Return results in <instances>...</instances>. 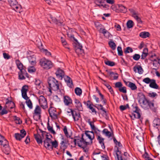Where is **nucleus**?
I'll list each match as a JSON object with an SVG mask.
<instances>
[{"label": "nucleus", "instance_id": "f257e3e1", "mask_svg": "<svg viewBox=\"0 0 160 160\" xmlns=\"http://www.w3.org/2000/svg\"><path fill=\"white\" fill-rule=\"evenodd\" d=\"M138 102L141 104V106L145 110L150 109L152 111L155 112L157 108L154 106V104L146 98L145 96L141 92L138 94Z\"/></svg>", "mask_w": 160, "mask_h": 160}, {"label": "nucleus", "instance_id": "f03ea898", "mask_svg": "<svg viewBox=\"0 0 160 160\" xmlns=\"http://www.w3.org/2000/svg\"><path fill=\"white\" fill-rule=\"evenodd\" d=\"M0 145L3 148V152L7 155H9L11 152L10 148L8 142L5 138L4 136L0 134Z\"/></svg>", "mask_w": 160, "mask_h": 160}, {"label": "nucleus", "instance_id": "7ed1b4c3", "mask_svg": "<svg viewBox=\"0 0 160 160\" xmlns=\"http://www.w3.org/2000/svg\"><path fill=\"white\" fill-rule=\"evenodd\" d=\"M49 87L52 88V90L57 91L59 90L58 81L52 77H50L48 79Z\"/></svg>", "mask_w": 160, "mask_h": 160}, {"label": "nucleus", "instance_id": "20e7f679", "mask_svg": "<svg viewBox=\"0 0 160 160\" xmlns=\"http://www.w3.org/2000/svg\"><path fill=\"white\" fill-rule=\"evenodd\" d=\"M39 63L42 67L46 69H49L53 67V63L52 62L46 59L45 58L41 59Z\"/></svg>", "mask_w": 160, "mask_h": 160}, {"label": "nucleus", "instance_id": "39448f33", "mask_svg": "<svg viewBox=\"0 0 160 160\" xmlns=\"http://www.w3.org/2000/svg\"><path fill=\"white\" fill-rule=\"evenodd\" d=\"M75 52L79 56L84 53V50L82 49V46L79 42L73 45Z\"/></svg>", "mask_w": 160, "mask_h": 160}, {"label": "nucleus", "instance_id": "423d86ee", "mask_svg": "<svg viewBox=\"0 0 160 160\" xmlns=\"http://www.w3.org/2000/svg\"><path fill=\"white\" fill-rule=\"evenodd\" d=\"M38 101L41 107L43 109H45L48 108L47 100L43 96L41 95Z\"/></svg>", "mask_w": 160, "mask_h": 160}, {"label": "nucleus", "instance_id": "0eeeda50", "mask_svg": "<svg viewBox=\"0 0 160 160\" xmlns=\"http://www.w3.org/2000/svg\"><path fill=\"white\" fill-rule=\"evenodd\" d=\"M42 136L38 133V132L36 134H34V138L36 140L37 143L39 145H42V139L44 138V133H42L41 134Z\"/></svg>", "mask_w": 160, "mask_h": 160}, {"label": "nucleus", "instance_id": "6e6552de", "mask_svg": "<svg viewBox=\"0 0 160 160\" xmlns=\"http://www.w3.org/2000/svg\"><path fill=\"white\" fill-rule=\"evenodd\" d=\"M129 11L132 14V16L136 19L137 22L139 23H142V21L141 20L140 18L138 16V13L135 12V10L132 9H129Z\"/></svg>", "mask_w": 160, "mask_h": 160}, {"label": "nucleus", "instance_id": "1a4fd4ad", "mask_svg": "<svg viewBox=\"0 0 160 160\" xmlns=\"http://www.w3.org/2000/svg\"><path fill=\"white\" fill-rule=\"evenodd\" d=\"M16 63L18 68L20 70V71L18 73V75L20 73H21L25 69L24 68V66L23 64L19 60H17L16 61Z\"/></svg>", "mask_w": 160, "mask_h": 160}, {"label": "nucleus", "instance_id": "9d476101", "mask_svg": "<svg viewBox=\"0 0 160 160\" xmlns=\"http://www.w3.org/2000/svg\"><path fill=\"white\" fill-rule=\"evenodd\" d=\"M55 74L57 78H60L61 80L62 79V78L64 75V71L60 69V68H58V69Z\"/></svg>", "mask_w": 160, "mask_h": 160}, {"label": "nucleus", "instance_id": "9b49d317", "mask_svg": "<svg viewBox=\"0 0 160 160\" xmlns=\"http://www.w3.org/2000/svg\"><path fill=\"white\" fill-rule=\"evenodd\" d=\"M74 102L75 104V107L79 111H83V108L82 105L80 101L78 99L75 98Z\"/></svg>", "mask_w": 160, "mask_h": 160}, {"label": "nucleus", "instance_id": "f8f14e48", "mask_svg": "<svg viewBox=\"0 0 160 160\" xmlns=\"http://www.w3.org/2000/svg\"><path fill=\"white\" fill-rule=\"evenodd\" d=\"M24 75H25V76L27 78H29V75L27 72L26 69H25L21 73H20L18 74V79L21 80L25 79V78L24 76Z\"/></svg>", "mask_w": 160, "mask_h": 160}, {"label": "nucleus", "instance_id": "ddd939ff", "mask_svg": "<svg viewBox=\"0 0 160 160\" xmlns=\"http://www.w3.org/2000/svg\"><path fill=\"white\" fill-rule=\"evenodd\" d=\"M41 109L40 107L37 105L36 106V108L34 110V113H33V117L34 120L38 121L37 119L35 118V115H38V114H41Z\"/></svg>", "mask_w": 160, "mask_h": 160}, {"label": "nucleus", "instance_id": "4468645a", "mask_svg": "<svg viewBox=\"0 0 160 160\" xmlns=\"http://www.w3.org/2000/svg\"><path fill=\"white\" fill-rule=\"evenodd\" d=\"M63 102L66 105L68 106L72 103V100L70 97L68 96H64L63 98Z\"/></svg>", "mask_w": 160, "mask_h": 160}, {"label": "nucleus", "instance_id": "2eb2a0df", "mask_svg": "<svg viewBox=\"0 0 160 160\" xmlns=\"http://www.w3.org/2000/svg\"><path fill=\"white\" fill-rule=\"evenodd\" d=\"M51 18L52 22L57 25H63V21L62 20L58 19L55 17H51Z\"/></svg>", "mask_w": 160, "mask_h": 160}, {"label": "nucleus", "instance_id": "dca6fc26", "mask_svg": "<svg viewBox=\"0 0 160 160\" xmlns=\"http://www.w3.org/2000/svg\"><path fill=\"white\" fill-rule=\"evenodd\" d=\"M133 71L135 72H136L137 69L138 70V72L139 74H142L143 73V70L142 68V67L139 65H137V66H136L134 67L133 68Z\"/></svg>", "mask_w": 160, "mask_h": 160}, {"label": "nucleus", "instance_id": "f3484780", "mask_svg": "<svg viewBox=\"0 0 160 160\" xmlns=\"http://www.w3.org/2000/svg\"><path fill=\"white\" fill-rule=\"evenodd\" d=\"M152 125L153 127L158 128L160 126V119L158 118H155L153 121Z\"/></svg>", "mask_w": 160, "mask_h": 160}, {"label": "nucleus", "instance_id": "a211bd4d", "mask_svg": "<svg viewBox=\"0 0 160 160\" xmlns=\"http://www.w3.org/2000/svg\"><path fill=\"white\" fill-rule=\"evenodd\" d=\"M149 86L151 88L156 89H159V86L156 83V80L155 79H152L151 82L149 84Z\"/></svg>", "mask_w": 160, "mask_h": 160}, {"label": "nucleus", "instance_id": "6ab92c4d", "mask_svg": "<svg viewBox=\"0 0 160 160\" xmlns=\"http://www.w3.org/2000/svg\"><path fill=\"white\" fill-rule=\"evenodd\" d=\"M6 102L5 103L6 104H12V106L10 107V108L12 109L15 107V105L14 102L12 101V98L10 97L6 99Z\"/></svg>", "mask_w": 160, "mask_h": 160}, {"label": "nucleus", "instance_id": "aec40b11", "mask_svg": "<svg viewBox=\"0 0 160 160\" xmlns=\"http://www.w3.org/2000/svg\"><path fill=\"white\" fill-rule=\"evenodd\" d=\"M65 82H67V85L70 88H72L73 86V84L71 78L69 76H67V78L65 79Z\"/></svg>", "mask_w": 160, "mask_h": 160}, {"label": "nucleus", "instance_id": "412c9836", "mask_svg": "<svg viewBox=\"0 0 160 160\" xmlns=\"http://www.w3.org/2000/svg\"><path fill=\"white\" fill-rule=\"evenodd\" d=\"M150 35V34L149 32L145 31L141 32L139 35V37L143 38L149 37Z\"/></svg>", "mask_w": 160, "mask_h": 160}, {"label": "nucleus", "instance_id": "4be33fe9", "mask_svg": "<svg viewBox=\"0 0 160 160\" xmlns=\"http://www.w3.org/2000/svg\"><path fill=\"white\" fill-rule=\"evenodd\" d=\"M14 10L20 13L22 12V7L18 3L12 7Z\"/></svg>", "mask_w": 160, "mask_h": 160}, {"label": "nucleus", "instance_id": "5701e85b", "mask_svg": "<svg viewBox=\"0 0 160 160\" xmlns=\"http://www.w3.org/2000/svg\"><path fill=\"white\" fill-rule=\"evenodd\" d=\"M108 44L109 47L112 50H114L116 49V45L112 39H111V40L108 42Z\"/></svg>", "mask_w": 160, "mask_h": 160}, {"label": "nucleus", "instance_id": "b1692460", "mask_svg": "<svg viewBox=\"0 0 160 160\" xmlns=\"http://www.w3.org/2000/svg\"><path fill=\"white\" fill-rule=\"evenodd\" d=\"M134 25V23L132 20H128L126 23L127 28L128 29H130L132 28Z\"/></svg>", "mask_w": 160, "mask_h": 160}, {"label": "nucleus", "instance_id": "393cba45", "mask_svg": "<svg viewBox=\"0 0 160 160\" xmlns=\"http://www.w3.org/2000/svg\"><path fill=\"white\" fill-rule=\"evenodd\" d=\"M29 62L32 66H34L36 64V59L33 56H31L28 58Z\"/></svg>", "mask_w": 160, "mask_h": 160}, {"label": "nucleus", "instance_id": "a878e982", "mask_svg": "<svg viewBox=\"0 0 160 160\" xmlns=\"http://www.w3.org/2000/svg\"><path fill=\"white\" fill-rule=\"evenodd\" d=\"M118 6L121 12L126 13L127 12V9L126 7L122 4H118Z\"/></svg>", "mask_w": 160, "mask_h": 160}, {"label": "nucleus", "instance_id": "bb28decb", "mask_svg": "<svg viewBox=\"0 0 160 160\" xmlns=\"http://www.w3.org/2000/svg\"><path fill=\"white\" fill-rule=\"evenodd\" d=\"M128 82V87L130 88L132 90H134L137 89V87L135 83L130 82Z\"/></svg>", "mask_w": 160, "mask_h": 160}, {"label": "nucleus", "instance_id": "cd10ccee", "mask_svg": "<svg viewBox=\"0 0 160 160\" xmlns=\"http://www.w3.org/2000/svg\"><path fill=\"white\" fill-rule=\"evenodd\" d=\"M47 129L49 131L52 133L55 134H56V132L53 129L52 127H51L50 126L49 120H48V122L47 123Z\"/></svg>", "mask_w": 160, "mask_h": 160}, {"label": "nucleus", "instance_id": "c85d7f7f", "mask_svg": "<svg viewBox=\"0 0 160 160\" xmlns=\"http://www.w3.org/2000/svg\"><path fill=\"white\" fill-rule=\"evenodd\" d=\"M103 134L105 135L106 136L110 138L111 136V132L108 131L107 129L105 128L102 131Z\"/></svg>", "mask_w": 160, "mask_h": 160}, {"label": "nucleus", "instance_id": "c756f323", "mask_svg": "<svg viewBox=\"0 0 160 160\" xmlns=\"http://www.w3.org/2000/svg\"><path fill=\"white\" fill-rule=\"evenodd\" d=\"M104 62L105 64L109 66L112 67L115 65V63L114 62L108 60H104Z\"/></svg>", "mask_w": 160, "mask_h": 160}, {"label": "nucleus", "instance_id": "7c9ffc66", "mask_svg": "<svg viewBox=\"0 0 160 160\" xmlns=\"http://www.w3.org/2000/svg\"><path fill=\"white\" fill-rule=\"evenodd\" d=\"M74 92L76 95L79 96H80L82 94V89L79 87H76L75 88Z\"/></svg>", "mask_w": 160, "mask_h": 160}, {"label": "nucleus", "instance_id": "2f4dec72", "mask_svg": "<svg viewBox=\"0 0 160 160\" xmlns=\"http://www.w3.org/2000/svg\"><path fill=\"white\" fill-rule=\"evenodd\" d=\"M13 117L14 121L16 124H21L22 123V121L21 120H20L19 117H17L16 116H14Z\"/></svg>", "mask_w": 160, "mask_h": 160}, {"label": "nucleus", "instance_id": "473e14b6", "mask_svg": "<svg viewBox=\"0 0 160 160\" xmlns=\"http://www.w3.org/2000/svg\"><path fill=\"white\" fill-rule=\"evenodd\" d=\"M63 131L65 134V136L67 138H70L72 139H73V138L71 137V136L68 135V132L67 130V128L66 126H65L63 129Z\"/></svg>", "mask_w": 160, "mask_h": 160}, {"label": "nucleus", "instance_id": "72a5a7b5", "mask_svg": "<svg viewBox=\"0 0 160 160\" xmlns=\"http://www.w3.org/2000/svg\"><path fill=\"white\" fill-rule=\"evenodd\" d=\"M14 137L15 139L17 140L20 141L23 138L21 135V134L18 133H15L14 134Z\"/></svg>", "mask_w": 160, "mask_h": 160}, {"label": "nucleus", "instance_id": "f704fd0d", "mask_svg": "<svg viewBox=\"0 0 160 160\" xmlns=\"http://www.w3.org/2000/svg\"><path fill=\"white\" fill-rule=\"evenodd\" d=\"M51 143L52 144V146L51 147V150H53V148H56L58 146V142L56 140H55L54 141H52V142H51Z\"/></svg>", "mask_w": 160, "mask_h": 160}, {"label": "nucleus", "instance_id": "c9c22d12", "mask_svg": "<svg viewBox=\"0 0 160 160\" xmlns=\"http://www.w3.org/2000/svg\"><path fill=\"white\" fill-rule=\"evenodd\" d=\"M26 103L28 106V107L30 109H32V103L31 100L29 99L26 101Z\"/></svg>", "mask_w": 160, "mask_h": 160}, {"label": "nucleus", "instance_id": "e433bc0d", "mask_svg": "<svg viewBox=\"0 0 160 160\" xmlns=\"http://www.w3.org/2000/svg\"><path fill=\"white\" fill-rule=\"evenodd\" d=\"M50 112L52 113V115L55 117V118H58V116L57 114L55 113V112H56V108L54 107H52L50 110Z\"/></svg>", "mask_w": 160, "mask_h": 160}, {"label": "nucleus", "instance_id": "4c0bfd02", "mask_svg": "<svg viewBox=\"0 0 160 160\" xmlns=\"http://www.w3.org/2000/svg\"><path fill=\"white\" fill-rule=\"evenodd\" d=\"M118 53V56H122L123 55V52L122 50V47L118 46L117 47Z\"/></svg>", "mask_w": 160, "mask_h": 160}, {"label": "nucleus", "instance_id": "58836bf2", "mask_svg": "<svg viewBox=\"0 0 160 160\" xmlns=\"http://www.w3.org/2000/svg\"><path fill=\"white\" fill-rule=\"evenodd\" d=\"M133 51V50L132 48L129 47H127L126 49L124 50V52L125 53L127 54L129 53L130 52H132Z\"/></svg>", "mask_w": 160, "mask_h": 160}, {"label": "nucleus", "instance_id": "ea45409f", "mask_svg": "<svg viewBox=\"0 0 160 160\" xmlns=\"http://www.w3.org/2000/svg\"><path fill=\"white\" fill-rule=\"evenodd\" d=\"M36 71V69L34 66H30L28 68V71L29 73H32L35 72Z\"/></svg>", "mask_w": 160, "mask_h": 160}, {"label": "nucleus", "instance_id": "a19ab883", "mask_svg": "<svg viewBox=\"0 0 160 160\" xmlns=\"http://www.w3.org/2000/svg\"><path fill=\"white\" fill-rule=\"evenodd\" d=\"M68 37H69L70 38H71V39H72V38H73L74 41H75V42L73 43V45L76 44L77 43H78L79 42H78V40L75 38V37H74V35L73 34H71L70 36H69V34H68Z\"/></svg>", "mask_w": 160, "mask_h": 160}, {"label": "nucleus", "instance_id": "79ce46f5", "mask_svg": "<svg viewBox=\"0 0 160 160\" xmlns=\"http://www.w3.org/2000/svg\"><path fill=\"white\" fill-rule=\"evenodd\" d=\"M8 2L12 7L18 3L16 0H11Z\"/></svg>", "mask_w": 160, "mask_h": 160}, {"label": "nucleus", "instance_id": "37998d69", "mask_svg": "<svg viewBox=\"0 0 160 160\" xmlns=\"http://www.w3.org/2000/svg\"><path fill=\"white\" fill-rule=\"evenodd\" d=\"M74 114L75 115V117L76 120L74 121H78V120L79 118L81 117L80 113L79 112L77 113L75 111H74Z\"/></svg>", "mask_w": 160, "mask_h": 160}, {"label": "nucleus", "instance_id": "c03bdc74", "mask_svg": "<svg viewBox=\"0 0 160 160\" xmlns=\"http://www.w3.org/2000/svg\"><path fill=\"white\" fill-rule=\"evenodd\" d=\"M28 86L26 85H24L22 88L21 90L22 93L27 92L28 91Z\"/></svg>", "mask_w": 160, "mask_h": 160}, {"label": "nucleus", "instance_id": "a18cd8bd", "mask_svg": "<svg viewBox=\"0 0 160 160\" xmlns=\"http://www.w3.org/2000/svg\"><path fill=\"white\" fill-rule=\"evenodd\" d=\"M113 140L114 143L116 145H118L119 147H122V145L120 142H118L115 137L113 138Z\"/></svg>", "mask_w": 160, "mask_h": 160}, {"label": "nucleus", "instance_id": "49530a36", "mask_svg": "<svg viewBox=\"0 0 160 160\" xmlns=\"http://www.w3.org/2000/svg\"><path fill=\"white\" fill-rule=\"evenodd\" d=\"M60 144L61 145L60 146L61 149H62V150L64 151L65 149L67 148V147L65 145L64 141H62L61 142Z\"/></svg>", "mask_w": 160, "mask_h": 160}, {"label": "nucleus", "instance_id": "de8ad7c7", "mask_svg": "<svg viewBox=\"0 0 160 160\" xmlns=\"http://www.w3.org/2000/svg\"><path fill=\"white\" fill-rule=\"evenodd\" d=\"M41 82L39 79H35V85L37 86L38 88H41Z\"/></svg>", "mask_w": 160, "mask_h": 160}, {"label": "nucleus", "instance_id": "09e8293b", "mask_svg": "<svg viewBox=\"0 0 160 160\" xmlns=\"http://www.w3.org/2000/svg\"><path fill=\"white\" fill-rule=\"evenodd\" d=\"M115 147L117 149L116 152V155L117 159H118V160H119V159H120L119 158H120V157L119 156V154L118 153L119 152V154H121V151H119V149L118 147L117 146H115Z\"/></svg>", "mask_w": 160, "mask_h": 160}, {"label": "nucleus", "instance_id": "8fccbe9b", "mask_svg": "<svg viewBox=\"0 0 160 160\" xmlns=\"http://www.w3.org/2000/svg\"><path fill=\"white\" fill-rule=\"evenodd\" d=\"M140 55L139 54H135L133 56L132 58L135 60L138 61L140 58Z\"/></svg>", "mask_w": 160, "mask_h": 160}, {"label": "nucleus", "instance_id": "3c124183", "mask_svg": "<svg viewBox=\"0 0 160 160\" xmlns=\"http://www.w3.org/2000/svg\"><path fill=\"white\" fill-rule=\"evenodd\" d=\"M152 80V79H150L149 78L147 77L143 79L142 81L147 84H150Z\"/></svg>", "mask_w": 160, "mask_h": 160}, {"label": "nucleus", "instance_id": "603ef678", "mask_svg": "<svg viewBox=\"0 0 160 160\" xmlns=\"http://www.w3.org/2000/svg\"><path fill=\"white\" fill-rule=\"evenodd\" d=\"M119 91L122 92L124 93H127V89L125 87H123L122 86L118 89Z\"/></svg>", "mask_w": 160, "mask_h": 160}, {"label": "nucleus", "instance_id": "864d4df0", "mask_svg": "<svg viewBox=\"0 0 160 160\" xmlns=\"http://www.w3.org/2000/svg\"><path fill=\"white\" fill-rule=\"evenodd\" d=\"M77 144L78 145V146L80 148H82L83 150V152H88V149H85V148L86 147H84V146H82V145H81L79 142H78H78H77Z\"/></svg>", "mask_w": 160, "mask_h": 160}, {"label": "nucleus", "instance_id": "5fc2aeb1", "mask_svg": "<svg viewBox=\"0 0 160 160\" xmlns=\"http://www.w3.org/2000/svg\"><path fill=\"white\" fill-rule=\"evenodd\" d=\"M97 139L98 140L99 143L100 144H101V143L104 142V138H102L100 136L98 135L97 137Z\"/></svg>", "mask_w": 160, "mask_h": 160}, {"label": "nucleus", "instance_id": "6e6d98bb", "mask_svg": "<svg viewBox=\"0 0 160 160\" xmlns=\"http://www.w3.org/2000/svg\"><path fill=\"white\" fill-rule=\"evenodd\" d=\"M122 86V84L121 82H117L115 83V87L118 88V89L121 88Z\"/></svg>", "mask_w": 160, "mask_h": 160}, {"label": "nucleus", "instance_id": "4d7b16f0", "mask_svg": "<svg viewBox=\"0 0 160 160\" xmlns=\"http://www.w3.org/2000/svg\"><path fill=\"white\" fill-rule=\"evenodd\" d=\"M69 111H68L67 112V113H70L71 112L74 121H75V115L74 114V112H75L74 110H73L72 109H69Z\"/></svg>", "mask_w": 160, "mask_h": 160}, {"label": "nucleus", "instance_id": "13d9d810", "mask_svg": "<svg viewBox=\"0 0 160 160\" xmlns=\"http://www.w3.org/2000/svg\"><path fill=\"white\" fill-rule=\"evenodd\" d=\"M132 106L133 107V108H135V109L134 110H133V112L138 113V112H139V111H140V109L138 108L137 105H136V106H134V105L133 104L132 105Z\"/></svg>", "mask_w": 160, "mask_h": 160}, {"label": "nucleus", "instance_id": "bf43d9fd", "mask_svg": "<svg viewBox=\"0 0 160 160\" xmlns=\"http://www.w3.org/2000/svg\"><path fill=\"white\" fill-rule=\"evenodd\" d=\"M21 135L23 138L26 136L27 134L26 131L24 129H22L20 131V133Z\"/></svg>", "mask_w": 160, "mask_h": 160}, {"label": "nucleus", "instance_id": "052dcab7", "mask_svg": "<svg viewBox=\"0 0 160 160\" xmlns=\"http://www.w3.org/2000/svg\"><path fill=\"white\" fill-rule=\"evenodd\" d=\"M8 112L7 110L3 109L0 111V115L1 116H3L4 114H6L8 113Z\"/></svg>", "mask_w": 160, "mask_h": 160}, {"label": "nucleus", "instance_id": "680f3d73", "mask_svg": "<svg viewBox=\"0 0 160 160\" xmlns=\"http://www.w3.org/2000/svg\"><path fill=\"white\" fill-rule=\"evenodd\" d=\"M52 105H53V103L51 102L50 104V108H49L48 110V113H49V116L52 118H53V116H52V113L51 112L50 110L53 107H52Z\"/></svg>", "mask_w": 160, "mask_h": 160}, {"label": "nucleus", "instance_id": "e2e57ef3", "mask_svg": "<svg viewBox=\"0 0 160 160\" xmlns=\"http://www.w3.org/2000/svg\"><path fill=\"white\" fill-rule=\"evenodd\" d=\"M3 58L4 59H9L10 58V56L6 52L3 53Z\"/></svg>", "mask_w": 160, "mask_h": 160}, {"label": "nucleus", "instance_id": "0e129e2a", "mask_svg": "<svg viewBox=\"0 0 160 160\" xmlns=\"http://www.w3.org/2000/svg\"><path fill=\"white\" fill-rule=\"evenodd\" d=\"M22 98L26 100L29 99V97L27 95V92L22 93Z\"/></svg>", "mask_w": 160, "mask_h": 160}, {"label": "nucleus", "instance_id": "69168bd1", "mask_svg": "<svg viewBox=\"0 0 160 160\" xmlns=\"http://www.w3.org/2000/svg\"><path fill=\"white\" fill-rule=\"evenodd\" d=\"M148 96L151 98H154L156 96H158L157 94L154 92H152V93H148Z\"/></svg>", "mask_w": 160, "mask_h": 160}, {"label": "nucleus", "instance_id": "338daca9", "mask_svg": "<svg viewBox=\"0 0 160 160\" xmlns=\"http://www.w3.org/2000/svg\"><path fill=\"white\" fill-rule=\"evenodd\" d=\"M24 142L26 144H28L30 142V138L29 136H27Z\"/></svg>", "mask_w": 160, "mask_h": 160}, {"label": "nucleus", "instance_id": "774afa93", "mask_svg": "<svg viewBox=\"0 0 160 160\" xmlns=\"http://www.w3.org/2000/svg\"><path fill=\"white\" fill-rule=\"evenodd\" d=\"M43 51L44 53H45V54L47 56H50L51 55V53L48 51V50L47 49H43Z\"/></svg>", "mask_w": 160, "mask_h": 160}]
</instances>
